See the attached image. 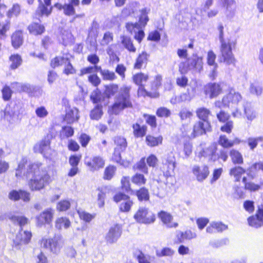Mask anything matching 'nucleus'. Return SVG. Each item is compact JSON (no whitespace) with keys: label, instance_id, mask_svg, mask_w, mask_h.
<instances>
[{"label":"nucleus","instance_id":"obj_1","mask_svg":"<svg viewBox=\"0 0 263 263\" xmlns=\"http://www.w3.org/2000/svg\"><path fill=\"white\" fill-rule=\"evenodd\" d=\"M27 162L26 158H23L18 163L16 170L15 176L17 178L21 177L24 171L23 175L26 178H30L29 185L31 190H40L48 183L50 178L46 171L41 170V164L33 163L29 164L26 172L24 171V167Z\"/></svg>","mask_w":263,"mask_h":263},{"label":"nucleus","instance_id":"obj_2","mask_svg":"<svg viewBox=\"0 0 263 263\" xmlns=\"http://www.w3.org/2000/svg\"><path fill=\"white\" fill-rule=\"evenodd\" d=\"M5 217L10 219L13 223L18 224L21 230L16 234L13 240V247L16 250H24L26 245L28 244L32 237L31 232L22 231V227L28 222V219L24 216H18L16 213L9 212L5 215Z\"/></svg>","mask_w":263,"mask_h":263},{"label":"nucleus","instance_id":"obj_3","mask_svg":"<svg viewBox=\"0 0 263 263\" xmlns=\"http://www.w3.org/2000/svg\"><path fill=\"white\" fill-rule=\"evenodd\" d=\"M130 90L131 87L127 85H123L119 88L115 98V103L112 106L114 114L117 115L126 108L132 107Z\"/></svg>","mask_w":263,"mask_h":263},{"label":"nucleus","instance_id":"obj_4","mask_svg":"<svg viewBox=\"0 0 263 263\" xmlns=\"http://www.w3.org/2000/svg\"><path fill=\"white\" fill-rule=\"evenodd\" d=\"M223 26L219 24L217 29L219 31V39L221 44L220 52L223 61L228 64L234 63L235 59L232 53V48L235 47L236 41L230 39H224Z\"/></svg>","mask_w":263,"mask_h":263},{"label":"nucleus","instance_id":"obj_5","mask_svg":"<svg viewBox=\"0 0 263 263\" xmlns=\"http://www.w3.org/2000/svg\"><path fill=\"white\" fill-rule=\"evenodd\" d=\"M242 100V97L241 94L232 89L228 94L223 97L222 103L223 106L234 108V110L232 111V115L233 117L240 118L242 116V112L238 106L239 103L241 102Z\"/></svg>","mask_w":263,"mask_h":263},{"label":"nucleus","instance_id":"obj_6","mask_svg":"<svg viewBox=\"0 0 263 263\" xmlns=\"http://www.w3.org/2000/svg\"><path fill=\"white\" fill-rule=\"evenodd\" d=\"M63 245L64 240L60 234H55L52 238H43L41 240V246L55 255L59 254Z\"/></svg>","mask_w":263,"mask_h":263},{"label":"nucleus","instance_id":"obj_7","mask_svg":"<svg viewBox=\"0 0 263 263\" xmlns=\"http://www.w3.org/2000/svg\"><path fill=\"white\" fill-rule=\"evenodd\" d=\"M202 58L196 54H193L188 58L186 62L180 63L179 70L181 73L192 69L200 71L202 69Z\"/></svg>","mask_w":263,"mask_h":263},{"label":"nucleus","instance_id":"obj_8","mask_svg":"<svg viewBox=\"0 0 263 263\" xmlns=\"http://www.w3.org/2000/svg\"><path fill=\"white\" fill-rule=\"evenodd\" d=\"M175 167V158L172 154H168L162 159V166L161 167L163 176L166 178L165 183H169L168 179L173 178V173Z\"/></svg>","mask_w":263,"mask_h":263},{"label":"nucleus","instance_id":"obj_9","mask_svg":"<svg viewBox=\"0 0 263 263\" xmlns=\"http://www.w3.org/2000/svg\"><path fill=\"white\" fill-rule=\"evenodd\" d=\"M21 105L16 102H11L6 106L4 110L1 111V117L10 123H12L17 118L21 109Z\"/></svg>","mask_w":263,"mask_h":263},{"label":"nucleus","instance_id":"obj_10","mask_svg":"<svg viewBox=\"0 0 263 263\" xmlns=\"http://www.w3.org/2000/svg\"><path fill=\"white\" fill-rule=\"evenodd\" d=\"M135 220L140 223L149 224L155 221V215L145 207H140L134 216Z\"/></svg>","mask_w":263,"mask_h":263},{"label":"nucleus","instance_id":"obj_11","mask_svg":"<svg viewBox=\"0 0 263 263\" xmlns=\"http://www.w3.org/2000/svg\"><path fill=\"white\" fill-rule=\"evenodd\" d=\"M114 142L115 145L112 159L117 163L121 161V153L123 152L127 146L126 139L122 136H116L114 138Z\"/></svg>","mask_w":263,"mask_h":263},{"label":"nucleus","instance_id":"obj_12","mask_svg":"<svg viewBox=\"0 0 263 263\" xmlns=\"http://www.w3.org/2000/svg\"><path fill=\"white\" fill-rule=\"evenodd\" d=\"M114 200L116 202L122 201L119 206L120 211L122 212H128L133 204V201L130 200V197L121 192L117 193L114 196Z\"/></svg>","mask_w":263,"mask_h":263},{"label":"nucleus","instance_id":"obj_13","mask_svg":"<svg viewBox=\"0 0 263 263\" xmlns=\"http://www.w3.org/2000/svg\"><path fill=\"white\" fill-rule=\"evenodd\" d=\"M34 152L42 154L44 157L50 158L52 150L50 147V140L48 136L43 139L40 143L34 147Z\"/></svg>","mask_w":263,"mask_h":263},{"label":"nucleus","instance_id":"obj_14","mask_svg":"<svg viewBox=\"0 0 263 263\" xmlns=\"http://www.w3.org/2000/svg\"><path fill=\"white\" fill-rule=\"evenodd\" d=\"M199 149L198 154L199 157L208 158L209 162H215L218 159V154H216L217 146L215 144H211L204 148L199 147Z\"/></svg>","mask_w":263,"mask_h":263},{"label":"nucleus","instance_id":"obj_15","mask_svg":"<svg viewBox=\"0 0 263 263\" xmlns=\"http://www.w3.org/2000/svg\"><path fill=\"white\" fill-rule=\"evenodd\" d=\"M85 164L88 167L90 171L95 172L104 167L105 160L102 157L96 156L91 159L85 158Z\"/></svg>","mask_w":263,"mask_h":263},{"label":"nucleus","instance_id":"obj_16","mask_svg":"<svg viewBox=\"0 0 263 263\" xmlns=\"http://www.w3.org/2000/svg\"><path fill=\"white\" fill-rule=\"evenodd\" d=\"M122 232V229L120 225L117 224L112 226L105 237L107 242L111 244L116 242L120 237Z\"/></svg>","mask_w":263,"mask_h":263},{"label":"nucleus","instance_id":"obj_17","mask_svg":"<svg viewBox=\"0 0 263 263\" xmlns=\"http://www.w3.org/2000/svg\"><path fill=\"white\" fill-rule=\"evenodd\" d=\"M248 222L250 226L255 228H259L263 226V205L258 206L255 215L248 218Z\"/></svg>","mask_w":263,"mask_h":263},{"label":"nucleus","instance_id":"obj_18","mask_svg":"<svg viewBox=\"0 0 263 263\" xmlns=\"http://www.w3.org/2000/svg\"><path fill=\"white\" fill-rule=\"evenodd\" d=\"M192 173L199 182L203 181L209 176L210 171L209 167L206 165L199 166L194 165L192 167Z\"/></svg>","mask_w":263,"mask_h":263},{"label":"nucleus","instance_id":"obj_19","mask_svg":"<svg viewBox=\"0 0 263 263\" xmlns=\"http://www.w3.org/2000/svg\"><path fill=\"white\" fill-rule=\"evenodd\" d=\"M54 210L52 209H47L41 213L36 217V224L38 227H42L45 223H50L53 218Z\"/></svg>","mask_w":263,"mask_h":263},{"label":"nucleus","instance_id":"obj_20","mask_svg":"<svg viewBox=\"0 0 263 263\" xmlns=\"http://www.w3.org/2000/svg\"><path fill=\"white\" fill-rule=\"evenodd\" d=\"M79 0H70L69 3L62 5L57 3L54 5L55 7L60 10H63V12L66 15L70 16L75 14L74 6L79 5Z\"/></svg>","mask_w":263,"mask_h":263},{"label":"nucleus","instance_id":"obj_21","mask_svg":"<svg viewBox=\"0 0 263 263\" xmlns=\"http://www.w3.org/2000/svg\"><path fill=\"white\" fill-rule=\"evenodd\" d=\"M210 124L209 122L198 121L194 126L192 137L195 138L205 134L206 132L210 130Z\"/></svg>","mask_w":263,"mask_h":263},{"label":"nucleus","instance_id":"obj_22","mask_svg":"<svg viewBox=\"0 0 263 263\" xmlns=\"http://www.w3.org/2000/svg\"><path fill=\"white\" fill-rule=\"evenodd\" d=\"M158 217L167 228H176L178 226L177 222H173V217L169 213L161 211L158 213Z\"/></svg>","mask_w":263,"mask_h":263},{"label":"nucleus","instance_id":"obj_23","mask_svg":"<svg viewBox=\"0 0 263 263\" xmlns=\"http://www.w3.org/2000/svg\"><path fill=\"white\" fill-rule=\"evenodd\" d=\"M51 0H38L39 2V10L42 15H48L51 11ZM29 4H32L34 0H27Z\"/></svg>","mask_w":263,"mask_h":263},{"label":"nucleus","instance_id":"obj_24","mask_svg":"<svg viewBox=\"0 0 263 263\" xmlns=\"http://www.w3.org/2000/svg\"><path fill=\"white\" fill-rule=\"evenodd\" d=\"M205 93L209 95L210 98H213L218 96L221 91V87L219 84L209 83L204 88Z\"/></svg>","mask_w":263,"mask_h":263},{"label":"nucleus","instance_id":"obj_25","mask_svg":"<svg viewBox=\"0 0 263 263\" xmlns=\"http://www.w3.org/2000/svg\"><path fill=\"white\" fill-rule=\"evenodd\" d=\"M9 198L14 201L22 199L24 201H28L30 200V194L22 190H13L9 193Z\"/></svg>","mask_w":263,"mask_h":263},{"label":"nucleus","instance_id":"obj_26","mask_svg":"<svg viewBox=\"0 0 263 263\" xmlns=\"http://www.w3.org/2000/svg\"><path fill=\"white\" fill-rule=\"evenodd\" d=\"M79 110L76 108H69L66 111L65 120L68 124H72L79 119Z\"/></svg>","mask_w":263,"mask_h":263},{"label":"nucleus","instance_id":"obj_27","mask_svg":"<svg viewBox=\"0 0 263 263\" xmlns=\"http://www.w3.org/2000/svg\"><path fill=\"white\" fill-rule=\"evenodd\" d=\"M263 171V162L255 163L250 166L247 170L248 176L251 179H254L258 171Z\"/></svg>","mask_w":263,"mask_h":263},{"label":"nucleus","instance_id":"obj_28","mask_svg":"<svg viewBox=\"0 0 263 263\" xmlns=\"http://www.w3.org/2000/svg\"><path fill=\"white\" fill-rule=\"evenodd\" d=\"M216 54L212 50H210L208 52L207 62L209 65L214 66L213 69L210 74V77L214 78L216 75V69L217 67V64L215 63Z\"/></svg>","mask_w":263,"mask_h":263},{"label":"nucleus","instance_id":"obj_29","mask_svg":"<svg viewBox=\"0 0 263 263\" xmlns=\"http://www.w3.org/2000/svg\"><path fill=\"white\" fill-rule=\"evenodd\" d=\"M242 108L248 120L252 121L256 118V112L253 109L250 103L243 102Z\"/></svg>","mask_w":263,"mask_h":263},{"label":"nucleus","instance_id":"obj_30","mask_svg":"<svg viewBox=\"0 0 263 263\" xmlns=\"http://www.w3.org/2000/svg\"><path fill=\"white\" fill-rule=\"evenodd\" d=\"M149 55L145 51H143L137 57L134 64V68L141 69L143 65H146L148 60Z\"/></svg>","mask_w":263,"mask_h":263},{"label":"nucleus","instance_id":"obj_31","mask_svg":"<svg viewBox=\"0 0 263 263\" xmlns=\"http://www.w3.org/2000/svg\"><path fill=\"white\" fill-rule=\"evenodd\" d=\"M133 129V134L136 138H141L144 137L146 133L147 127L145 125H140L138 123L133 124L132 126Z\"/></svg>","mask_w":263,"mask_h":263},{"label":"nucleus","instance_id":"obj_32","mask_svg":"<svg viewBox=\"0 0 263 263\" xmlns=\"http://www.w3.org/2000/svg\"><path fill=\"white\" fill-rule=\"evenodd\" d=\"M23 33L21 31H17L11 36V43L14 48H18L23 44Z\"/></svg>","mask_w":263,"mask_h":263},{"label":"nucleus","instance_id":"obj_33","mask_svg":"<svg viewBox=\"0 0 263 263\" xmlns=\"http://www.w3.org/2000/svg\"><path fill=\"white\" fill-rule=\"evenodd\" d=\"M30 33L34 35L42 34L45 31V27L39 23H33L28 26Z\"/></svg>","mask_w":263,"mask_h":263},{"label":"nucleus","instance_id":"obj_34","mask_svg":"<svg viewBox=\"0 0 263 263\" xmlns=\"http://www.w3.org/2000/svg\"><path fill=\"white\" fill-rule=\"evenodd\" d=\"M246 173V170L241 166H235L232 168L230 171V175L235 178V181L238 182L240 181L242 174Z\"/></svg>","mask_w":263,"mask_h":263},{"label":"nucleus","instance_id":"obj_35","mask_svg":"<svg viewBox=\"0 0 263 263\" xmlns=\"http://www.w3.org/2000/svg\"><path fill=\"white\" fill-rule=\"evenodd\" d=\"M196 236V234L191 230H187L184 232H179L177 234V238L180 242H182L185 240L195 238Z\"/></svg>","mask_w":263,"mask_h":263},{"label":"nucleus","instance_id":"obj_36","mask_svg":"<svg viewBox=\"0 0 263 263\" xmlns=\"http://www.w3.org/2000/svg\"><path fill=\"white\" fill-rule=\"evenodd\" d=\"M230 156L232 162L235 164H241L243 162V159L241 154L238 151L233 149L230 151Z\"/></svg>","mask_w":263,"mask_h":263},{"label":"nucleus","instance_id":"obj_37","mask_svg":"<svg viewBox=\"0 0 263 263\" xmlns=\"http://www.w3.org/2000/svg\"><path fill=\"white\" fill-rule=\"evenodd\" d=\"M148 75L142 72L137 73L133 76V79L134 82L137 85H139L140 88H143V84L148 80Z\"/></svg>","mask_w":263,"mask_h":263},{"label":"nucleus","instance_id":"obj_38","mask_svg":"<svg viewBox=\"0 0 263 263\" xmlns=\"http://www.w3.org/2000/svg\"><path fill=\"white\" fill-rule=\"evenodd\" d=\"M249 91L251 94L259 96L262 93V87L259 82L255 81L250 84Z\"/></svg>","mask_w":263,"mask_h":263},{"label":"nucleus","instance_id":"obj_39","mask_svg":"<svg viewBox=\"0 0 263 263\" xmlns=\"http://www.w3.org/2000/svg\"><path fill=\"white\" fill-rule=\"evenodd\" d=\"M70 226V221L67 217H60L55 221V227L59 230H61L62 228L67 229Z\"/></svg>","mask_w":263,"mask_h":263},{"label":"nucleus","instance_id":"obj_40","mask_svg":"<svg viewBox=\"0 0 263 263\" xmlns=\"http://www.w3.org/2000/svg\"><path fill=\"white\" fill-rule=\"evenodd\" d=\"M150 10L146 8H142L140 10V15L139 16V24L144 27L146 25L147 22L149 21V18L147 14H148Z\"/></svg>","mask_w":263,"mask_h":263},{"label":"nucleus","instance_id":"obj_41","mask_svg":"<svg viewBox=\"0 0 263 263\" xmlns=\"http://www.w3.org/2000/svg\"><path fill=\"white\" fill-rule=\"evenodd\" d=\"M68 58L63 56L56 57L51 61L50 66L53 68H55L60 66H64Z\"/></svg>","mask_w":263,"mask_h":263},{"label":"nucleus","instance_id":"obj_42","mask_svg":"<svg viewBox=\"0 0 263 263\" xmlns=\"http://www.w3.org/2000/svg\"><path fill=\"white\" fill-rule=\"evenodd\" d=\"M9 60L11 62L10 65V68L11 69L17 68L22 62L21 57L18 54L11 55L9 58Z\"/></svg>","mask_w":263,"mask_h":263},{"label":"nucleus","instance_id":"obj_43","mask_svg":"<svg viewBox=\"0 0 263 263\" xmlns=\"http://www.w3.org/2000/svg\"><path fill=\"white\" fill-rule=\"evenodd\" d=\"M210 113V110L204 107L199 108L196 111L197 117L203 122H209L208 120Z\"/></svg>","mask_w":263,"mask_h":263},{"label":"nucleus","instance_id":"obj_44","mask_svg":"<svg viewBox=\"0 0 263 263\" xmlns=\"http://www.w3.org/2000/svg\"><path fill=\"white\" fill-rule=\"evenodd\" d=\"M174 254L175 251L168 247H164L161 250H157L156 251V254L159 257L163 256L172 257Z\"/></svg>","mask_w":263,"mask_h":263},{"label":"nucleus","instance_id":"obj_45","mask_svg":"<svg viewBox=\"0 0 263 263\" xmlns=\"http://www.w3.org/2000/svg\"><path fill=\"white\" fill-rule=\"evenodd\" d=\"M162 137L158 136L155 137L152 136H147L146 137V141L148 145L153 147L158 145L162 142Z\"/></svg>","mask_w":263,"mask_h":263},{"label":"nucleus","instance_id":"obj_46","mask_svg":"<svg viewBox=\"0 0 263 263\" xmlns=\"http://www.w3.org/2000/svg\"><path fill=\"white\" fill-rule=\"evenodd\" d=\"M121 42L124 47L130 52H135L136 51V48L134 47L130 37L126 36H122L121 37Z\"/></svg>","mask_w":263,"mask_h":263},{"label":"nucleus","instance_id":"obj_47","mask_svg":"<svg viewBox=\"0 0 263 263\" xmlns=\"http://www.w3.org/2000/svg\"><path fill=\"white\" fill-rule=\"evenodd\" d=\"M261 139L262 138H260L259 136L256 137H250L247 138L246 142L250 149L253 151L257 147L258 143L262 141Z\"/></svg>","mask_w":263,"mask_h":263},{"label":"nucleus","instance_id":"obj_48","mask_svg":"<svg viewBox=\"0 0 263 263\" xmlns=\"http://www.w3.org/2000/svg\"><path fill=\"white\" fill-rule=\"evenodd\" d=\"M99 28V24L96 21H93L88 30V37L96 39L98 35Z\"/></svg>","mask_w":263,"mask_h":263},{"label":"nucleus","instance_id":"obj_49","mask_svg":"<svg viewBox=\"0 0 263 263\" xmlns=\"http://www.w3.org/2000/svg\"><path fill=\"white\" fill-rule=\"evenodd\" d=\"M119 90L118 85L115 84H111L105 86V93L107 98H110L116 93H118Z\"/></svg>","mask_w":263,"mask_h":263},{"label":"nucleus","instance_id":"obj_50","mask_svg":"<svg viewBox=\"0 0 263 263\" xmlns=\"http://www.w3.org/2000/svg\"><path fill=\"white\" fill-rule=\"evenodd\" d=\"M242 182L245 185V189L251 192L257 191L260 188L259 185L255 184L252 182H248L246 177L242 178Z\"/></svg>","mask_w":263,"mask_h":263},{"label":"nucleus","instance_id":"obj_51","mask_svg":"<svg viewBox=\"0 0 263 263\" xmlns=\"http://www.w3.org/2000/svg\"><path fill=\"white\" fill-rule=\"evenodd\" d=\"M136 195L139 200L147 201L149 200V193L147 189L145 187H142L137 191Z\"/></svg>","mask_w":263,"mask_h":263},{"label":"nucleus","instance_id":"obj_52","mask_svg":"<svg viewBox=\"0 0 263 263\" xmlns=\"http://www.w3.org/2000/svg\"><path fill=\"white\" fill-rule=\"evenodd\" d=\"M101 76L104 80L113 81L117 78L114 72L108 69L101 70Z\"/></svg>","mask_w":263,"mask_h":263},{"label":"nucleus","instance_id":"obj_53","mask_svg":"<svg viewBox=\"0 0 263 263\" xmlns=\"http://www.w3.org/2000/svg\"><path fill=\"white\" fill-rule=\"evenodd\" d=\"M61 35L62 40V43L64 46H66L71 43L72 35L69 31L67 30H63L62 31Z\"/></svg>","mask_w":263,"mask_h":263},{"label":"nucleus","instance_id":"obj_54","mask_svg":"<svg viewBox=\"0 0 263 263\" xmlns=\"http://www.w3.org/2000/svg\"><path fill=\"white\" fill-rule=\"evenodd\" d=\"M132 182L138 185H142L145 183L146 179L143 174L137 173L132 179Z\"/></svg>","mask_w":263,"mask_h":263},{"label":"nucleus","instance_id":"obj_55","mask_svg":"<svg viewBox=\"0 0 263 263\" xmlns=\"http://www.w3.org/2000/svg\"><path fill=\"white\" fill-rule=\"evenodd\" d=\"M219 144L223 147L229 148L234 145V143L230 141L225 135H221L218 140Z\"/></svg>","mask_w":263,"mask_h":263},{"label":"nucleus","instance_id":"obj_56","mask_svg":"<svg viewBox=\"0 0 263 263\" xmlns=\"http://www.w3.org/2000/svg\"><path fill=\"white\" fill-rule=\"evenodd\" d=\"M79 217L81 219L85 221L86 222H89L95 217V214H90L84 211H78Z\"/></svg>","mask_w":263,"mask_h":263},{"label":"nucleus","instance_id":"obj_57","mask_svg":"<svg viewBox=\"0 0 263 263\" xmlns=\"http://www.w3.org/2000/svg\"><path fill=\"white\" fill-rule=\"evenodd\" d=\"M73 128L71 126H66L62 127L61 136L64 138H69L73 136Z\"/></svg>","mask_w":263,"mask_h":263},{"label":"nucleus","instance_id":"obj_58","mask_svg":"<svg viewBox=\"0 0 263 263\" xmlns=\"http://www.w3.org/2000/svg\"><path fill=\"white\" fill-rule=\"evenodd\" d=\"M116 171V167L110 165L105 169L104 173V178L106 180H110L113 177Z\"/></svg>","mask_w":263,"mask_h":263},{"label":"nucleus","instance_id":"obj_59","mask_svg":"<svg viewBox=\"0 0 263 263\" xmlns=\"http://www.w3.org/2000/svg\"><path fill=\"white\" fill-rule=\"evenodd\" d=\"M98 194V204L100 208H102L104 205V199L105 198L106 189L101 188L99 189Z\"/></svg>","mask_w":263,"mask_h":263},{"label":"nucleus","instance_id":"obj_60","mask_svg":"<svg viewBox=\"0 0 263 263\" xmlns=\"http://www.w3.org/2000/svg\"><path fill=\"white\" fill-rule=\"evenodd\" d=\"M98 194V204L100 208H102L104 205V199L105 198L106 189L101 188L99 189Z\"/></svg>","mask_w":263,"mask_h":263},{"label":"nucleus","instance_id":"obj_61","mask_svg":"<svg viewBox=\"0 0 263 263\" xmlns=\"http://www.w3.org/2000/svg\"><path fill=\"white\" fill-rule=\"evenodd\" d=\"M70 202L69 200H64L60 201L58 204L57 208L59 211H66L70 208Z\"/></svg>","mask_w":263,"mask_h":263},{"label":"nucleus","instance_id":"obj_62","mask_svg":"<svg viewBox=\"0 0 263 263\" xmlns=\"http://www.w3.org/2000/svg\"><path fill=\"white\" fill-rule=\"evenodd\" d=\"M2 92L4 100L8 101L11 99L12 91L9 86L5 85L2 89Z\"/></svg>","mask_w":263,"mask_h":263},{"label":"nucleus","instance_id":"obj_63","mask_svg":"<svg viewBox=\"0 0 263 263\" xmlns=\"http://www.w3.org/2000/svg\"><path fill=\"white\" fill-rule=\"evenodd\" d=\"M212 227L215 228V231L217 232H222V231L227 230L228 228L227 225L220 221H213Z\"/></svg>","mask_w":263,"mask_h":263},{"label":"nucleus","instance_id":"obj_64","mask_svg":"<svg viewBox=\"0 0 263 263\" xmlns=\"http://www.w3.org/2000/svg\"><path fill=\"white\" fill-rule=\"evenodd\" d=\"M139 263H151V256L140 251L137 256Z\"/></svg>","mask_w":263,"mask_h":263}]
</instances>
